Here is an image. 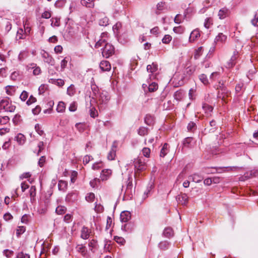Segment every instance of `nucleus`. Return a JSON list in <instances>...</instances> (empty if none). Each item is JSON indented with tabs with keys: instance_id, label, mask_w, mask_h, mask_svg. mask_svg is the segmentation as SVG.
<instances>
[{
	"instance_id": "11",
	"label": "nucleus",
	"mask_w": 258,
	"mask_h": 258,
	"mask_svg": "<svg viewBox=\"0 0 258 258\" xmlns=\"http://www.w3.org/2000/svg\"><path fill=\"white\" fill-rule=\"evenodd\" d=\"M27 70L29 71L30 70H33V74L34 75H39L40 74L41 72V69L39 67L37 66L36 63H31L29 66H28Z\"/></svg>"
},
{
	"instance_id": "30",
	"label": "nucleus",
	"mask_w": 258,
	"mask_h": 258,
	"mask_svg": "<svg viewBox=\"0 0 258 258\" xmlns=\"http://www.w3.org/2000/svg\"><path fill=\"white\" fill-rule=\"evenodd\" d=\"M183 97V92L181 90H178L174 94V98L175 99L180 101Z\"/></svg>"
},
{
	"instance_id": "20",
	"label": "nucleus",
	"mask_w": 258,
	"mask_h": 258,
	"mask_svg": "<svg viewBox=\"0 0 258 258\" xmlns=\"http://www.w3.org/2000/svg\"><path fill=\"white\" fill-rule=\"evenodd\" d=\"M170 245V242L167 240H164L161 241L159 244V248L162 250H166L168 249Z\"/></svg>"
},
{
	"instance_id": "44",
	"label": "nucleus",
	"mask_w": 258,
	"mask_h": 258,
	"mask_svg": "<svg viewBox=\"0 0 258 258\" xmlns=\"http://www.w3.org/2000/svg\"><path fill=\"white\" fill-rule=\"evenodd\" d=\"M8 94L12 95L15 91V87L13 86H8L6 88Z\"/></svg>"
},
{
	"instance_id": "46",
	"label": "nucleus",
	"mask_w": 258,
	"mask_h": 258,
	"mask_svg": "<svg viewBox=\"0 0 258 258\" xmlns=\"http://www.w3.org/2000/svg\"><path fill=\"white\" fill-rule=\"evenodd\" d=\"M199 79L200 81L204 84L207 85L209 83L208 80L206 75L205 74H201L199 76Z\"/></svg>"
},
{
	"instance_id": "2",
	"label": "nucleus",
	"mask_w": 258,
	"mask_h": 258,
	"mask_svg": "<svg viewBox=\"0 0 258 258\" xmlns=\"http://www.w3.org/2000/svg\"><path fill=\"white\" fill-rule=\"evenodd\" d=\"M158 70V65L156 62H153L151 64H148L146 67V71L151 73L149 75V79L153 80L156 79L157 76V71Z\"/></svg>"
},
{
	"instance_id": "51",
	"label": "nucleus",
	"mask_w": 258,
	"mask_h": 258,
	"mask_svg": "<svg viewBox=\"0 0 258 258\" xmlns=\"http://www.w3.org/2000/svg\"><path fill=\"white\" fill-rule=\"evenodd\" d=\"M95 195L93 193L90 192L87 194L86 197V200L89 202H92L94 201Z\"/></svg>"
},
{
	"instance_id": "22",
	"label": "nucleus",
	"mask_w": 258,
	"mask_h": 258,
	"mask_svg": "<svg viewBox=\"0 0 258 258\" xmlns=\"http://www.w3.org/2000/svg\"><path fill=\"white\" fill-rule=\"evenodd\" d=\"M258 176L257 170H251L244 174V177L248 179L253 177H256Z\"/></svg>"
},
{
	"instance_id": "16",
	"label": "nucleus",
	"mask_w": 258,
	"mask_h": 258,
	"mask_svg": "<svg viewBox=\"0 0 258 258\" xmlns=\"http://www.w3.org/2000/svg\"><path fill=\"white\" fill-rule=\"evenodd\" d=\"M163 235L168 238H170L174 236V231L172 228L168 227L164 229Z\"/></svg>"
},
{
	"instance_id": "21",
	"label": "nucleus",
	"mask_w": 258,
	"mask_h": 258,
	"mask_svg": "<svg viewBox=\"0 0 258 258\" xmlns=\"http://www.w3.org/2000/svg\"><path fill=\"white\" fill-rule=\"evenodd\" d=\"M169 146L168 144L165 143L160 151V156L164 157L169 152Z\"/></svg>"
},
{
	"instance_id": "31",
	"label": "nucleus",
	"mask_w": 258,
	"mask_h": 258,
	"mask_svg": "<svg viewBox=\"0 0 258 258\" xmlns=\"http://www.w3.org/2000/svg\"><path fill=\"white\" fill-rule=\"evenodd\" d=\"M26 34L24 32L23 29L20 28L17 33L16 38L17 39H23L25 38Z\"/></svg>"
},
{
	"instance_id": "23",
	"label": "nucleus",
	"mask_w": 258,
	"mask_h": 258,
	"mask_svg": "<svg viewBox=\"0 0 258 258\" xmlns=\"http://www.w3.org/2000/svg\"><path fill=\"white\" fill-rule=\"evenodd\" d=\"M94 0H81V3L82 6L87 8H92L94 7Z\"/></svg>"
},
{
	"instance_id": "57",
	"label": "nucleus",
	"mask_w": 258,
	"mask_h": 258,
	"mask_svg": "<svg viewBox=\"0 0 258 258\" xmlns=\"http://www.w3.org/2000/svg\"><path fill=\"white\" fill-rule=\"evenodd\" d=\"M36 101V98L33 97L32 95H31L29 98V99L27 101L26 104L28 105H30L32 103L35 102Z\"/></svg>"
},
{
	"instance_id": "60",
	"label": "nucleus",
	"mask_w": 258,
	"mask_h": 258,
	"mask_svg": "<svg viewBox=\"0 0 258 258\" xmlns=\"http://www.w3.org/2000/svg\"><path fill=\"white\" fill-rule=\"evenodd\" d=\"M51 14L49 11H46L42 14L41 17L44 19H49L51 17Z\"/></svg>"
},
{
	"instance_id": "53",
	"label": "nucleus",
	"mask_w": 258,
	"mask_h": 258,
	"mask_svg": "<svg viewBox=\"0 0 258 258\" xmlns=\"http://www.w3.org/2000/svg\"><path fill=\"white\" fill-rule=\"evenodd\" d=\"M28 97V93L26 91H23L20 96V98L22 101H25Z\"/></svg>"
},
{
	"instance_id": "32",
	"label": "nucleus",
	"mask_w": 258,
	"mask_h": 258,
	"mask_svg": "<svg viewBox=\"0 0 258 258\" xmlns=\"http://www.w3.org/2000/svg\"><path fill=\"white\" fill-rule=\"evenodd\" d=\"M99 24L101 26H106L109 24V19L106 17H104L99 19Z\"/></svg>"
},
{
	"instance_id": "64",
	"label": "nucleus",
	"mask_w": 258,
	"mask_h": 258,
	"mask_svg": "<svg viewBox=\"0 0 258 258\" xmlns=\"http://www.w3.org/2000/svg\"><path fill=\"white\" fill-rule=\"evenodd\" d=\"M251 22L253 26H256V24L258 22V14L256 13L255 14L254 18L251 20Z\"/></svg>"
},
{
	"instance_id": "12",
	"label": "nucleus",
	"mask_w": 258,
	"mask_h": 258,
	"mask_svg": "<svg viewBox=\"0 0 258 258\" xmlns=\"http://www.w3.org/2000/svg\"><path fill=\"white\" fill-rule=\"evenodd\" d=\"M116 147H117L116 144L114 142L113 143L112 145V147H111V150L110 151V152L108 154L107 158H108V160H112L114 159L115 157L116 156Z\"/></svg>"
},
{
	"instance_id": "50",
	"label": "nucleus",
	"mask_w": 258,
	"mask_h": 258,
	"mask_svg": "<svg viewBox=\"0 0 258 258\" xmlns=\"http://www.w3.org/2000/svg\"><path fill=\"white\" fill-rule=\"evenodd\" d=\"M26 231V228L24 226H19L17 229V235L19 236Z\"/></svg>"
},
{
	"instance_id": "5",
	"label": "nucleus",
	"mask_w": 258,
	"mask_h": 258,
	"mask_svg": "<svg viewBox=\"0 0 258 258\" xmlns=\"http://www.w3.org/2000/svg\"><path fill=\"white\" fill-rule=\"evenodd\" d=\"M103 56L105 58H109L114 53V46L109 43H106L102 52Z\"/></svg>"
},
{
	"instance_id": "61",
	"label": "nucleus",
	"mask_w": 258,
	"mask_h": 258,
	"mask_svg": "<svg viewBox=\"0 0 258 258\" xmlns=\"http://www.w3.org/2000/svg\"><path fill=\"white\" fill-rule=\"evenodd\" d=\"M29 194L30 197H35L36 187L35 186H32L29 189Z\"/></svg>"
},
{
	"instance_id": "1",
	"label": "nucleus",
	"mask_w": 258,
	"mask_h": 258,
	"mask_svg": "<svg viewBox=\"0 0 258 258\" xmlns=\"http://www.w3.org/2000/svg\"><path fill=\"white\" fill-rule=\"evenodd\" d=\"M16 106L10 102L8 99H3L0 101V109H4L5 111L13 112L15 110Z\"/></svg>"
},
{
	"instance_id": "18",
	"label": "nucleus",
	"mask_w": 258,
	"mask_h": 258,
	"mask_svg": "<svg viewBox=\"0 0 258 258\" xmlns=\"http://www.w3.org/2000/svg\"><path fill=\"white\" fill-rule=\"evenodd\" d=\"M77 251L80 252L82 256H86L87 254V250L85 246L83 244H78L76 246Z\"/></svg>"
},
{
	"instance_id": "63",
	"label": "nucleus",
	"mask_w": 258,
	"mask_h": 258,
	"mask_svg": "<svg viewBox=\"0 0 258 258\" xmlns=\"http://www.w3.org/2000/svg\"><path fill=\"white\" fill-rule=\"evenodd\" d=\"M94 209L98 213H101L103 211V207L100 204H96Z\"/></svg>"
},
{
	"instance_id": "45",
	"label": "nucleus",
	"mask_w": 258,
	"mask_h": 258,
	"mask_svg": "<svg viewBox=\"0 0 258 258\" xmlns=\"http://www.w3.org/2000/svg\"><path fill=\"white\" fill-rule=\"evenodd\" d=\"M76 127L80 133H82L85 131V125L82 123H77L75 125Z\"/></svg>"
},
{
	"instance_id": "43",
	"label": "nucleus",
	"mask_w": 258,
	"mask_h": 258,
	"mask_svg": "<svg viewBox=\"0 0 258 258\" xmlns=\"http://www.w3.org/2000/svg\"><path fill=\"white\" fill-rule=\"evenodd\" d=\"M203 47L201 46L196 50L194 54V58L198 59L202 54Z\"/></svg>"
},
{
	"instance_id": "35",
	"label": "nucleus",
	"mask_w": 258,
	"mask_h": 258,
	"mask_svg": "<svg viewBox=\"0 0 258 258\" xmlns=\"http://www.w3.org/2000/svg\"><path fill=\"white\" fill-rule=\"evenodd\" d=\"M155 122L154 117L151 115H146V124L152 125Z\"/></svg>"
},
{
	"instance_id": "62",
	"label": "nucleus",
	"mask_w": 258,
	"mask_h": 258,
	"mask_svg": "<svg viewBox=\"0 0 258 258\" xmlns=\"http://www.w3.org/2000/svg\"><path fill=\"white\" fill-rule=\"evenodd\" d=\"M93 159V157L89 155H86L83 158V163L85 164H88Z\"/></svg>"
},
{
	"instance_id": "6",
	"label": "nucleus",
	"mask_w": 258,
	"mask_h": 258,
	"mask_svg": "<svg viewBox=\"0 0 258 258\" xmlns=\"http://www.w3.org/2000/svg\"><path fill=\"white\" fill-rule=\"evenodd\" d=\"M135 167L136 168V174L138 172L143 171L145 169L144 159L141 158H138L134 161Z\"/></svg>"
},
{
	"instance_id": "17",
	"label": "nucleus",
	"mask_w": 258,
	"mask_h": 258,
	"mask_svg": "<svg viewBox=\"0 0 258 258\" xmlns=\"http://www.w3.org/2000/svg\"><path fill=\"white\" fill-rule=\"evenodd\" d=\"M200 36V31L197 29H195L191 32L189 37V41L190 42H193L197 39Z\"/></svg>"
},
{
	"instance_id": "29",
	"label": "nucleus",
	"mask_w": 258,
	"mask_h": 258,
	"mask_svg": "<svg viewBox=\"0 0 258 258\" xmlns=\"http://www.w3.org/2000/svg\"><path fill=\"white\" fill-rule=\"evenodd\" d=\"M192 178V181L197 183L201 182L203 179V177L202 176L196 173L190 176L189 178Z\"/></svg>"
},
{
	"instance_id": "49",
	"label": "nucleus",
	"mask_w": 258,
	"mask_h": 258,
	"mask_svg": "<svg viewBox=\"0 0 258 258\" xmlns=\"http://www.w3.org/2000/svg\"><path fill=\"white\" fill-rule=\"evenodd\" d=\"M195 71V69L194 67H187L185 70V74L187 76H191Z\"/></svg>"
},
{
	"instance_id": "33",
	"label": "nucleus",
	"mask_w": 258,
	"mask_h": 258,
	"mask_svg": "<svg viewBox=\"0 0 258 258\" xmlns=\"http://www.w3.org/2000/svg\"><path fill=\"white\" fill-rule=\"evenodd\" d=\"M193 139L191 137H187L184 139L183 142V145L184 147L190 148V143L192 142Z\"/></svg>"
},
{
	"instance_id": "55",
	"label": "nucleus",
	"mask_w": 258,
	"mask_h": 258,
	"mask_svg": "<svg viewBox=\"0 0 258 258\" xmlns=\"http://www.w3.org/2000/svg\"><path fill=\"white\" fill-rule=\"evenodd\" d=\"M9 118L7 116H5L3 117H0V124H5L9 121Z\"/></svg>"
},
{
	"instance_id": "25",
	"label": "nucleus",
	"mask_w": 258,
	"mask_h": 258,
	"mask_svg": "<svg viewBox=\"0 0 258 258\" xmlns=\"http://www.w3.org/2000/svg\"><path fill=\"white\" fill-rule=\"evenodd\" d=\"M67 186H68V183L66 181H63V180L59 181L58 184V187L59 190L64 191L67 189Z\"/></svg>"
},
{
	"instance_id": "9",
	"label": "nucleus",
	"mask_w": 258,
	"mask_h": 258,
	"mask_svg": "<svg viewBox=\"0 0 258 258\" xmlns=\"http://www.w3.org/2000/svg\"><path fill=\"white\" fill-rule=\"evenodd\" d=\"M131 218V213L128 211H125L122 212L120 215V221L122 223L127 222Z\"/></svg>"
},
{
	"instance_id": "15",
	"label": "nucleus",
	"mask_w": 258,
	"mask_h": 258,
	"mask_svg": "<svg viewBox=\"0 0 258 258\" xmlns=\"http://www.w3.org/2000/svg\"><path fill=\"white\" fill-rule=\"evenodd\" d=\"M121 229L126 232H131L134 230V225L131 222H126L122 225Z\"/></svg>"
},
{
	"instance_id": "24",
	"label": "nucleus",
	"mask_w": 258,
	"mask_h": 258,
	"mask_svg": "<svg viewBox=\"0 0 258 258\" xmlns=\"http://www.w3.org/2000/svg\"><path fill=\"white\" fill-rule=\"evenodd\" d=\"M81 237L84 239H87L89 237V232L88 228L83 227L81 230Z\"/></svg>"
},
{
	"instance_id": "3",
	"label": "nucleus",
	"mask_w": 258,
	"mask_h": 258,
	"mask_svg": "<svg viewBox=\"0 0 258 258\" xmlns=\"http://www.w3.org/2000/svg\"><path fill=\"white\" fill-rule=\"evenodd\" d=\"M239 56V52L237 50H235L233 51V55L231 57L230 59L227 61L225 67L226 68L230 69L233 68L237 62V59Z\"/></svg>"
},
{
	"instance_id": "19",
	"label": "nucleus",
	"mask_w": 258,
	"mask_h": 258,
	"mask_svg": "<svg viewBox=\"0 0 258 258\" xmlns=\"http://www.w3.org/2000/svg\"><path fill=\"white\" fill-rule=\"evenodd\" d=\"M227 40V36L222 33H219L215 39V42L216 43L220 42L224 43Z\"/></svg>"
},
{
	"instance_id": "58",
	"label": "nucleus",
	"mask_w": 258,
	"mask_h": 258,
	"mask_svg": "<svg viewBox=\"0 0 258 258\" xmlns=\"http://www.w3.org/2000/svg\"><path fill=\"white\" fill-rule=\"evenodd\" d=\"M35 129L39 135L41 136L43 134L44 132L43 130H41V127L39 124H36L35 126Z\"/></svg>"
},
{
	"instance_id": "42",
	"label": "nucleus",
	"mask_w": 258,
	"mask_h": 258,
	"mask_svg": "<svg viewBox=\"0 0 258 258\" xmlns=\"http://www.w3.org/2000/svg\"><path fill=\"white\" fill-rule=\"evenodd\" d=\"M100 182V179L97 178H95L94 179L92 180L90 182V184L91 186L92 187H97L98 184H99Z\"/></svg>"
},
{
	"instance_id": "40",
	"label": "nucleus",
	"mask_w": 258,
	"mask_h": 258,
	"mask_svg": "<svg viewBox=\"0 0 258 258\" xmlns=\"http://www.w3.org/2000/svg\"><path fill=\"white\" fill-rule=\"evenodd\" d=\"M76 93V90L75 88V86L73 85H71L67 89V94L72 96H73Z\"/></svg>"
},
{
	"instance_id": "41",
	"label": "nucleus",
	"mask_w": 258,
	"mask_h": 258,
	"mask_svg": "<svg viewBox=\"0 0 258 258\" xmlns=\"http://www.w3.org/2000/svg\"><path fill=\"white\" fill-rule=\"evenodd\" d=\"M109 100V97L105 94L101 93L100 95L99 101L102 103H106Z\"/></svg>"
},
{
	"instance_id": "7",
	"label": "nucleus",
	"mask_w": 258,
	"mask_h": 258,
	"mask_svg": "<svg viewBox=\"0 0 258 258\" xmlns=\"http://www.w3.org/2000/svg\"><path fill=\"white\" fill-rule=\"evenodd\" d=\"M41 54L44 62L50 64L51 66L54 65V59L48 52L44 50H42Z\"/></svg>"
},
{
	"instance_id": "10",
	"label": "nucleus",
	"mask_w": 258,
	"mask_h": 258,
	"mask_svg": "<svg viewBox=\"0 0 258 258\" xmlns=\"http://www.w3.org/2000/svg\"><path fill=\"white\" fill-rule=\"evenodd\" d=\"M112 174V171L110 169L103 170L100 174V178L102 181L107 180L109 178Z\"/></svg>"
},
{
	"instance_id": "39",
	"label": "nucleus",
	"mask_w": 258,
	"mask_h": 258,
	"mask_svg": "<svg viewBox=\"0 0 258 258\" xmlns=\"http://www.w3.org/2000/svg\"><path fill=\"white\" fill-rule=\"evenodd\" d=\"M227 10L226 9H223L220 10L218 13L219 18L220 19H223L225 18L227 16Z\"/></svg>"
},
{
	"instance_id": "28",
	"label": "nucleus",
	"mask_w": 258,
	"mask_h": 258,
	"mask_svg": "<svg viewBox=\"0 0 258 258\" xmlns=\"http://www.w3.org/2000/svg\"><path fill=\"white\" fill-rule=\"evenodd\" d=\"M16 140L20 145H23L25 142V136L21 134H19L16 137Z\"/></svg>"
},
{
	"instance_id": "8",
	"label": "nucleus",
	"mask_w": 258,
	"mask_h": 258,
	"mask_svg": "<svg viewBox=\"0 0 258 258\" xmlns=\"http://www.w3.org/2000/svg\"><path fill=\"white\" fill-rule=\"evenodd\" d=\"M176 199L178 204L185 205L188 202V197L185 194H181L176 197Z\"/></svg>"
},
{
	"instance_id": "34",
	"label": "nucleus",
	"mask_w": 258,
	"mask_h": 258,
	"mask_svg": "<svg viewBox=\"0 0 258 258\" xmlns=\"http://www.w3.org/2000/svg\"><path fill=\"white\" fill-rule=\"evenodd\" d=\"M213 24V19L211 18H207L204 22V27L207 29H209L211 28Z\"/></svg>"
},
{
	"instance_id": "27",
	"label": "nucleus",
	"mask_w": 258,
	"mask_h": 258,
	"mask_svg": "<svg viewBox=\"0 0 258 258\" xmlns=\"http://www.w3.org/2000/svg\"><path fill=\"white\" fill-rule=\"evenodd\" d=\"M67 211V208L63 206H58L56 207L55 212L58 215L64 214Z\"/></svg>"
},
{
	"instance_id": "48",
	"label": "nucleus",
	"mask_w": 258,
	"mask_h": 258,
	"mask_svg": "<svg viewBox=\"0 0 258 258\" xmlns=\"http://www.w3.org/2000/svg\"><path fill=\"white\" fill-rule=\"evenodd\" d=\"M122 25L120 22L116 23L112 27V29L114 32V33H118V31L120 28H121Z\"/></svg>"
},
{
	"instance_id": "13",
	"label": "nucleus",
	"mask_w": 258,
	"mask_h": 258,
	"mask_svg": "<svg viewBox=\"0 0 258 258\" xmlns=\"http://www.w3.org/2000/svg\"><path fill=\"white\" fill-rule=\"evenodd\" d=\"M99 66L102 71H109L111 68L110 62L107 60L101 61Z\"/></svg>"
},
{
	"instance_id": "38",
	"label": "nucleus",
	"mask_w": 258,
	"mask_h": 258,
	"mask_svg": "<svg viewBox=\"0 0 258 258\" xmlns=\"http://www.w3.org/2000/svg\"><path fill=\"white\" fill-rule=\"evenodd\" d=\"M114 240L121 245H123L125 243V240L122 237L115 236L114 237Z\"/></svg>"
},
{
	"instance_id": "37",
	"label": "nucleus",
	"mask_w": 258,
	"mask_h": 258,
	"mask_svg": "<svg viewBox=\"0 0 258 258\" xmlns=\"http://www.w3.org/2000/svg\"><path fill=\"white\" fill-rule=\"evenodd\" d=\"M66 109V105L64 102H59L57 105L56 110L58 112H63Z\"/></svg>"
},
{
	"instance_id": "52",
	"label": "nucleus",
	"mask_w": 258,
	"mask_h": 258,
	"mask_svg": "<svg viewBox=\"0 0 258 258\" xmlns=\"http://www.w3.org/2000/svg\"><path fill=\"white\" fill-rule=\"evenodd\" d=\"M203 108L206 112H212L213 109L211 106L206 103L203 104Z\"/></svg>"
},
{
	"instance_id": "54",
	"label": "nucleus",
	"mask_w": 258,
	"mask_h": 258,
	"mask_svg": "<svg viewBox=\"0 0 258 258\" xmlns=\"http://www.w3.org/2000/svg\"><path fill=\"white\" fill-rule=\"evenodd\" d=\"M173 31L178 34H181L184 31V29L181 26L175 27L173 28Z\"/></svg>"
},
{
	"instance_id": "4",
	"label": "nucleus",
	"mask_w": 258,
	"mask_h": 258,
	"mask_svg": "<svg viewBox=\"0 0 258 258\" xmlns=\"http://www.w3.org/2000/svg\"><path fill=\"white\" fill-rule=\"evenodd\" d=\"M135 193V190L133 189V183L131 181L128 182L124 192L123 200H131Z\"/></svg>"
},
{
	"instance_id": "14",
	"label": "nucleus",
	"mask_w": 258,
	"mask_h": 258,
	"mask_svg": "<svg viewBox=\"0 0 258 258\" xmlns=\"http://www.w3.org/2000/svg\"><path fill=\"white\" fill-rule=\"evenodd\" d=\"M148 80V83L149 84L148 91L149 92H154L157 91L158 89V85L156 82H151L152 80Z\"/></svg>"
},
{
	"instance_id": "56",
	"label": "nucleus",
	"mask_w": 258,
	"mask_h": 258,
	"mask_svg": "<svg viewBox=\"0 0 258 258\" xmlns=\"http://www.w3.org/2000/svg\"><path fill=\"white\" fill-rule=\"evenodd\" d=\"M182 19L180 14H177L174 18V21L176 24H180L182 22Z\"/></svg>"
},
{
	"instance_id": "36",
	"label": "nucleus",
	"mask_w": 258,
	"mask_h": 258,
	"mask_svg": "<svg viewBox=\"0 0 258 258\" xmlns=\"http://www.w3.org/2000/svg\"><path fill=\"white\" fill-rule=\"evenodd\" d=\"M51 25L52 27H58L60 25V19L57 17L51 19Z\"/></svg>"
},
{
	"instance_id": "59",
	"label": "nucleus",
	"mask_w": 258,
	"mask_h": 258,
	"mask_svg": "<svg viewBox=\"0 0 258 258\" xmlns=\"http://www.w3.org/2000/svg\"><path fill=\"white\" fill-rule=\"evenodd\" d=\"M72 220V215L70 214H66L63 217V220L67 223H70Z\"/></svg>"
},
{
	"instance_id": "47",
	"label": "nucleus",
	"mask_w": 258,
	"mask_h": 258,
	"mask_svg": "<svg viewBox=\"0 0 258 258\" xmlns=\"http://www.w3.org/2000/svg\"><path fill=\"white\" fill-rule=\"evenodd\" d=\"M172 40V37L170 35H165L163 38L162 41L164 44H168Z\"/></svg>"
},
{
	"instance_id": "26",
	"label": "nucleus",
	"mask_w": 258,
	"mask_h": 258,
	"mask_svg": "<svg viewBox=\"0 0 258 258\" xmlns=\"http://www.w3.org/2000/svg\"><path fill=\"white\" fill-rule=\"evenodd\" d=\"M28 56V51L26 50L22 51L18 55V60L20 61L24 60Z\"/></svg>"
}]
</instances>
